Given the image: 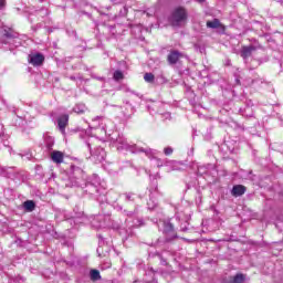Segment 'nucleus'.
Instances as JSON below:
<instances>
[{"mask_svg": "<svg viewBox=\"0 0 283 283\" xmlns=\"http://www.w3.org/2000/svg\"><path fill=\"white\" fill-rule=\"evenodd\" d=\"M73 174L75 176L73 187H81L82 189H85L86 193H91V196H96L98 193L99 198L101 196H105L103 188H101V177L93 175L85 179V172L78 167L73 168Z\"/></svg>", "mask_w": 283, "mask_h": 283, "instance_id": "f257e3e1", "label": "nucleus"}, {"mask_svg": "<svg viewBox=\"0 0 283 283\" xmlns=\"http://www.w3.org/2000/svg\"><path fill=\"white\" fill-rule=\"evenodd\" d=\"M112 145L116 147L117 151H129L130 154H145L148 158H154L157 150L151 148H143L132 142H128L127 138L123 135H118L116 138L112 137Z\"/></svg>", "mask_w": 283, "mask_h": 283, "instance_id": "f03ea898", "label": "nucleus"}, {"mask_svg": "<svg viewBox=\"0 0 283 283\" xmlns=\"http://www.w3.org/2000/svg\"><path fill=\"white\" fill-rule=\"evenodd\" d=\"M111 220L109 214H98L93 220H90V218H87L83 212L73 217V222L75 224H87L91 222L92 227L95 229H105V227H109Z\"/></svg>", "mask_w": 283, "mask_h": 283, "instance_id": "7ed1b4c3", "label": "nucleus"}, {"mask_svg": "<svg viewBox=\"0 0 283 283\" xmlns=\"http://www.w3.org/2000/svg\"><path fill=\"white\" fill-rule=\"evenodd\" d=\"M98 143L99 140L94 137H91L86 140V149L90 150L88 159L91 163H103V160H105L107 157V153L103 147L98 146Z\"/></svg>", "mask_w": 283, "mask_h": 283, "instance_id": "20e7f679", "label": "nucleus"}, {"mask_svg": "<svg viewBox=\"0 0 283 283\" xmlns=\"http://www.w3.org/2000/svg\"><path fill=\"white\" fill-rule=\"evenodd\" d=\"M188 17L189 13L185 7H177L170 14V23L176 28H180V25H185V23H187Z\"/></svg>", "mask_w": 283, "mask_h": 283, "instance_id": "39448f33", "label": "nucleus"}, {"mask_svg": "<svg viewBox=\"0 0 283 283\" xmlns=\"http://www.w3.org/2000/svg\"><path fill=\"white\" fill-rule=\"evenodd\" d=\"M157 222V227L159 231H163L164 235H166V242H171L175 238H178L176 234V230H174V224L169 220L159 219Z\"/></svg>", "mask_w": 283, "mask_h": 283, "instance_id": "423d86ee", "label": "nucleus"}, {"mask_svg": "<svg viewBox=\"0 0 283 283\" xmlns=\"http://www.w3.org/2000/svg\"><path fill=\"white\" fill-rule=\"evenodd\" d=\"M107 123H109V120L103 117H95L90 127L91 129H94L95 134L98 136H112V134L107 130Z\"/></svg>", "mask_w": 283, "mask_h": 283, "instance_id": "0eeeda50", "label": "nucleus"}, {"mask_svg": "<svg viewBox=\"0 0 283 283\" xmlns=\"http://www.w3.org/2000/svg\"><path fill=\"white\" fill-rule=\"evenodd\" d=\"M124 213L128 217L126 219L128 229H134V227H143V219L136 217V211L127 212V210H124Z\"/></svg>", "mask_w": 283, "mask_h": 283, "instance_id": "6e6552de", "label": "nucleus"}, {"mask_svg": "<svg viewBox=\"0 0 283 283\" xmlns=\"http://www.w3.org/2000/svg\"><path fill=\"white\" fill-rule=\"evenodd\" d=\"M264 83V80L260 77L258 74L252 75V77H247L243 80V85L245 87H260Z\"/></svg>", "mask_w": 283, "mask_h": 283, "instance_id": "1a4fd4ad", "label": "nucleus"}, {"mask_svg": "<svg viewBox=\"0 0 283 283\" xmlns=\"http://www.w3.org/2000/svg\"><path fill=\"white\" fill-rule=\"evenodd\" d=\"M180 163L174 160H166L163 163L160 159H157V167H167V171H180Z\"/></svg>", "mask_w": 283, "mask_h": 283, "instance_id": "9d476101", "label": "nucleus"}, {"mask_svg": "<svg viewBox=\"0 0 283 283\" xmlns=\"http://www.w3.org/2000/svg\"><path fill=\"white\" fill-rule=\"evenodd\" d=\"M29 63L33 65L34 67H39L40 65H43V61H45V57L41 53H32L29 55Z\"/></svg>", "mask_w": 283, "mask_h": 283, "instance_id": "9b49d317", "label": "nucleus"}, {"mask_svg": "<svg viewBox=\"0 0 283 283\" xmlns=\"http://www.w3.org/2000/svg\"><path fill=\"white\" fill-rule=\"evenodd\" d=\"M67 123H70V116L67 114L61 115L57 118V127L62 134H65V127H67Z\"/></svg>", "mask_w": 283, "mask_h": 283, "instance_id": "f8f14e48", "label": "nucleus"}, {"mask_svg": "<svg viewBox=\"0 0 283 283\" xmlns=\"http://www.w3.org/2000/svg\"><path fill=\"white\" fill-rule=\"evenodd\" d=\"M122 109V116L124 118H132L135 109H134V106H132V104L129 103H126L123 107H120Z\"/></svg>", "mask_w": 283, "mask_h": 283, "instance_id": "ddd939ff", "label": "nucleus"}, {"mask_svg": "<svg viewBox=\"0 0 283 283\" xmlns=\"http://www.w3.org/2000/svg\"><path fill=\"white\" fill-rule=\"evenodd\" d=\"M181 56H182V53L178 51H171L168 54V63H170V65H176V63H178Z\"/></svg>", "mask_w": 283, "mask_h": 283, "instance_id": "4468645a", "label": "nucleus"}, {"mask_svg": "<svg viewBox=\"0 0 283 283\" xmlns=\"http://www.w3.org/2000/svg\"><path fill=\"white\" fill-rule=\"evenodd\" d=\"M207 28H211L212 30H221V32H224L226 28L224 24L220 23V20L214 19L213 21L207 22Z\"/></svg>", "mask_w": 283, "mask_h": 283, "instance_id": "2eb2a0df", "label": "nucleus"}, {"mask_svg": "<svg viewBox=\"0 0 283 283\" xmlns=\"http://www.w3.org/2000/svg\"><path fill=\"white\" fill-rule=\"evenodd\" d=\"M65 158V155L59 150H53L51 154V159L53 163H56V165H61Z\"/></svg>", "mask_w": 283, "mask_h": 283, "instance_id": "dca6fc26", "label": "nucleus"}, {"mask_svg": "<svg viewBox=\"0 0 283 283\" xmlns=\"http://www.w3.org/2000/svg\"><path fill=\"white\" fill-rule=\"evenodd\" d=\"M245 191H247V188L244 186L237 185V186H233L232 188V196L238 198L240 196H244Z\"/></svg>", "mask_w": 283, "mask_h": 283, "instance_id": "f3484780", "label": "nucleus"}, {"mask_svg": "<svg viewBox=\"0 0 283 283\" xmlns=\"http://www.w3.org/2000/svg\"><path fill=\"white\" fill-rule=\"evenodd\" d=\"M253 51H255V46H253V45L243 46L242 51H241V56L243 59H249V56H251Z\"/></svg>", "mask_w": 283, "mask_h": 283, "instance_id": "a211bd4d", "label": "nucleus"}, {"mask_svg": "<svg viewBox=\"0 0 283 283\" xmlns=\"http://www.w3.org/2000/svg\"><path fill=\"white\" fill-rule=\"evenodd\" d=\"M73 112H75V114H85V112H87V106H85V104H76Z\"/></svg>", "mask_w": 283, "mask_h": 283, "instance_id": "6ab92c4d", "label": "nucleus"}, {"mask_svg": "<svg viewBox=\"0 0 283 283\" xmlns=\"http://www.w3.org/2000/svg\"><path fill=\"white\" fill-rule=\"evenodd\" d=\"M23 207L25 211H32L33 209H35L36 205L34 203V201L28 200V201H24Z\"/></svg>", "mask_w": 283, "mask_h": 283, "instance_id": "aec40b11", "label": "nucleus"}, {"mask_svg": "<svg viewBox=\"0 0 283 283\" xmlns=\"http://www.w3.org/2000/svg\"><path fill=\"white\" fill-rule=\"evenodd\" d=\"M210 167L211 165L198 167V170H197L198 176H205V174H208Z\"/></svg>", "mask_w": 283, "mask_h": 283, "instance_id": "412c9836", "label": "nucleus"}, {"mask_svg": "<svg viewBox=\"0 0 283 283\" xmlns=\"http://www.w3.org/2000/svg\"><path fill=\"white\" fill-rule=\"evenodd\" d=\"M90 275L94 282L101 280V272L98 270H91Z\"/></svg>", "mask_w": 283, "mask_h": 283, "instance_id": "4be33fe9", "label": "nucleus"}, {"mask_svg": "<svg viewBox=\"0 0 283 283\" xmlns=\"http://www.w3.org/2000/svg\"><path fill=\"white\" fill-rule=\"evenodd\" d=\"M118 200V195H114V198H112V193L106 195V202L109 205H114Z\"/></svg>", "mask_w": 283, "mask_h": 283, "instance_id": "5701e85b", "label": "nucleus"}, {"mask_svg": "<svg viewBox=\"0 0 283 283\" xmlns=\"http://www.w3.org/2000/svg\"><path fill=\"white\" fill-rule=\"evenodd\" d=\"M147 207H148V209L151 211V210H154L156 207H158V202H156V200L150 197V199H149L148 202H147Z\"/></svg>", "mask_w": 283, "mask_h": 283, "instance_id": "b1692460", "label": "nucleus"}, {"mask_svg": "<svg viewBox=\"0 0 283 283\" xmlns=\"http://www.w3.org/2000/svg\"><path fill=\"white\" fill-rule=\"evenodd\" d=\"M155 78H156V77L154 76L153 73H146V74L144 75V81H145L146 83H154Z\"/></svg>", "mask_w": 283, "mask_h": 283, "instance_id": "393cba45", "label": "nucleus"}, {"mask_svg": "<svg viewBox=\"0 0 283 283\" xmlns=\"http://www.w3.org/2000/svg\"><path fill=\"white\" fill-rule=\"evenodd\" d=\"M113 78L114 81H123L124 78L123 71H115L113 74Z\"/></svg>", "mask_w": 283, "mask_h": 283, "instance_id": "a878e982", "label": "nucleus"}, {"mask_svg": "<svg viewBox=\"0 0 283 283\" xmlns=\"http://www.w3.org/2000/svg\"><path fill=\"white\" fill-rule=\"evenodd\" d=\"M35 14L38 17H48V14H50V11L48 9H40L35 11Z\"/></svg>", "mask_w": 283, "mask_h": 283, "instance_id": "bb28decb", "label": "nucleus"}, {"mask_svg": "<svg viewBox=\"0 0 283 283\" xmlns=\"http://www.w3.org/2000/svg\"><path fill=\"white\" fill-rule=\"evenodd\" d=\"M243 282H244V274H237L232 281V283H243Z\"/></svg>", "mask_w": 283, "mask_h": 283, "instance_id": "cd10ccee", "label": "nucleus"}, {"mask_svg": "<svg viewBox=\"0 0 283 283\" xmlns=\"http://www.w3.org/2000/svg\"><path fill=\"white\" fill-rule=\"evenodd\" d=\"M164 154L165 156H171V154H174V148H171L170 146L166 147L164 149Z\"/></svg>", "mask_w": 283, "mask_h": 283, "instance_id": "c85d7f7f", "label": "nucleus"}, {"mask_svg": "<svg viewBox=\"0 0 283 283\" xmlns=\"http://www.w3.org/2000/svg\"><path fill=\"white\" fill-rule=\"evenodd\" d=\"M25 279L23 276H18L15 280H11L10 283H23Z\"/></svg>", "mask_w": 283, "mask_h": 283, "instance_id": "c756f323", "label": "nucleus"}, {"mask_svg": "<svg viewBox=\"0 0 283 283\" xmlns=\"http://www.w3.org/2000/svg\"><path fill=\"white\" fill-rule=\"evenodd\" d=\"M161 117L164 118V120H170L171 119V113L166 112V113L161 114Z\"/></svg>", "mask_w": 283, "mask_h": 283, "instance_id": "7c9ffc66", "label": "nucleus"}, {"mask_svg": "<svg viewBox=\"0 0 283 283\" xmlns=\"http://www.w3.org/2000/svg\"><path fill=\"white\" fill-rule=\"evenodd\" d=\"M53 145H54V138L50 137L49 143L46 144L48 149H52Z\"/></svg>", "mask_w": 283, "mask_h": 283, "instance_id": "2f4dec72", "label": "nucleus"}, {"mask_svg": "<svg viewBox=\"0 0 283 283\" xmlns=\"http://www.w3.org/2000/svg\"><path fill=\"white\" fill-rule=\"evenodd\" d=\"M240 72H238V73H234V81H235V83H237V85H240Z\"/></svg>", "mask_w": 283, "mask_h": 283, "instance_id": "473e14b6", "label": "nucleus"}, {"mask_svg": "<svg viewBox=\"0 0 283 283\" xmlns=\"http://www.w3.org/2000/svg\"><path fill=\"white\" fill-rule=\"evenodd\" d=\"M0 129H1L0 139L3 140V138H6V133L3 132V126L2 125H0Z\"/></svg>", "mask_w": 283, "mask_h": 283, "instance_id": "72a5a7b5", "label": "nucleus"}, {"mask_svg": "<svg viewBox=\"0 0 283 283\" xmlns=\"http://www.w3.org/2000/svg\"><path fill=\"white\" fill-rule=\"evenodd\" d=\"M125 199L128 200V201L134 200V193H126Z\"/></svg>", "mask_w": 283, "mask_h": 283, "instance_id": "f704fd0d", "label": "nucleus"}, {"mask_svg": "<svg viewBox=\"0 0 283 283\" xmlns=\"http://www.w3.org/2000/svg\"><path fill=\"white\" fill-rule=\"evenodd\" d=\"M2 8H6V0H0V10H2Z\"/></svg>", "mask_w": 283, "mask_h": 283, "instance_id": "c9c22d12", "label": "nucleus"}, {"mask_svg": "<svg viewBox=\"0 0 283 283\" xmlns=\"http://www.w3.org/2000/svg\"><path fill=\"white\" fill-rule=\"evenodd\" d=\"M3 105H6V101H3V98L0 97V109L1 107H3Z\"/></svg>", "mask_w": 283, "mask_h": 283, "instance_id": "e433bc0d", "label": "nucleus"}, {"mask_svg": "<svg viewBox=\"0 0 283 283\" xmlns=\"http://www.w3.org/2000/svg\"><path fill=\"white\" fill-rule=\"evenodd\" d=\"M180 230L181 231H187V222L184 226H181Z\"/></svg>", "mask_w": 283, "mask_h": 283, "instance_id": "4c0bfd02", "label": "nucleus"}, {"mask_svg": "<svg viewBox=\"0 0 283 283\" xmlns=\"http://www.w3.org/2000/svg\"><path fill=\"white\" fill-rule=\"evenodd\" d=\"M8 39H9V43H14V38L8 35Z\"/></svg>", "mask_w": 283, "mask_h": 283, "instance_id": "58836bf2", "label": "nucleus"}, {"mask_svg": "<svg viewBox=\"0 0 283 283\" xmlns=\"http://www.w3.org/2000/svg\"><path fill=\"white\" fill-rule=\"evenodd\" d=\"M118 211H123V207L118 206L117 207Z\"/></svg>", "mask_w": 283, "mask_h": 283, "instance_id": "ea45409f", "label": "nucleus"}, {"mask_svg": "<svg viewBox=\"0 0 283 283\" xmlns=\"http://www.w3.org/2000/svg\"><path fill=\"white\" fill-rule=\"evenodd\" d=\"M64 220H70V217H67V216H64Z\"/></svg>", "mask_w": 283, "mask_h": 283, "instance_id": "a19ab883", "label": "nucleus"}, {"mask_svg": "<svg viewBox=\"0 0 283 283\" xmlns=\"http://www.w3.org/2000/svg\"><path fill=\"white\" fill-rule=\"evenodd\" d=\"M9 153L12 154V148L9 147Z\"/></svg>", "mask_w": 283, "mask_h": 283, "instance_id": "79ce46f5", "label": "nucleus"}, {"mask_svg": "<svg viewBox=\"0 0 283 283\" xmlns=\"http://www.w3.org/2000/svg\"><path fill=\"white\" fill-rule=\"evenodd\" d=\"M43 1H45V0H39L40 3H43Z\"/></svg>", "mask_w": 283, "mask_h": 283, "instance_id": "37998d69", "label": "nucleus"}, {"mask_svg": "<svg viewBox=\"0 0 283 283\" xmlns=\"http://www.w3.org/2000/svg\"><path fill=\"white\" fill-rule=\"evenodd\" d=\"M120 235H123V230L119 231Z\"/></svg>", "mask_w": 283, "mask_h": 283, "instance_id": "c03bdc74", "label": "nucleus"}, {"mask_svg": "<svg viewBox=\"0 0 283 283\" xmlns=\"http://www.w3.org/2000/svg\"><path fill=\"white\" fill-rule=\"evenodd\" d=\"M27 159L30 160V156H27Z\"/></svg>", "mask_w": 283, "mask_h": 283, "instance_id": "a18cd8bd", "label": "nucleus"}]
</instances>
